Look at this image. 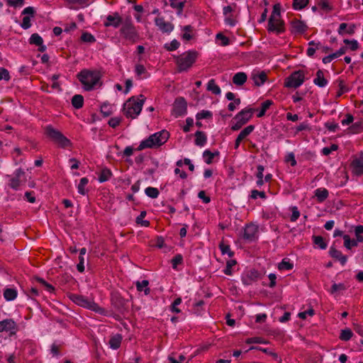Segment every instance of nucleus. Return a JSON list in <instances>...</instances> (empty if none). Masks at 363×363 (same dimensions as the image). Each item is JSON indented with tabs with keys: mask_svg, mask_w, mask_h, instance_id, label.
<instances>
[{
	"mask_svg": "<svg viewBox=\"0 0 363 363\" xmlns=\"http://www.w3.org/2000/svg\"><path fill=\"white\" fill-rule=\"evenodd\" d=\"M77 78L86 91L96 89L101 84V74L96 70L84 69L77 74Z\"/></svg>",
	"mask_w": 363,
	"mask_h": 363,
	"instance_id": "f257e3e1",
	"label": "nucleus"
},
{
	"mask_svg": "<svg viewBox=\"0 0 363 363\" xmlns=\"http://www.w3.org/2000/svg\"><path fill=\"white\" fill-rule=\"evenodd\" d=\"M169 137V132L162 130L142 140L137 147L138 151L147 148H156L164 144Z\"/></svg>",
	"mask_w": 363,
	"mask_h": 363,
	"instance_id": "f03ea898",
	"label": "nucleus"
},
{
	"mask_svg": "<svg viewBox=\"0 0 363 363\" xmlns=\"http://www.w3.org/2000/svg\"><path fill=\"white\" fill-rule=\"evenodd\" d=\"M280 4H275L268 22V30L276 33H283L285 30L284 22L281 16Z\"/></svg>",
	"mask_w": 363,
	"mask_h": 363,
	"instance_id": "7ed1b4c3",
	"label": "nucleus"
},
{
	"mask_svg": "<svg viewBox=\"0 0 363 363\" xmlns=\"http://www.w3.org/2000/svg\"><path fill=\"white\" fill-rule=\"evenodd\" d=\"M145 97L140 95L139 97H131L123 105V113L128 117L135 118L141 112Z\"/></svg>",
	"mask_w": 363,
	"mask_h": 363,
	"instance_id": "20e7f679",
	"label": "nucleus"
},
{
	"mask_svg": "<svg viewBox=\"0 0 363 363\" xmlns=\"http://www.w3.org/2000/svg\"><path fill=\"white\" fill-rule=\"evenodd\" d=\"M255 111V109L250 106H247L239 111L233 119L231 129L233 130L240 129L250 121Z\"/></svg>",
	"mask_w": 363,
	"mask_h": 363,
	"instance_id": "39448f33",
	"label": "nucleus"
},
{
	"mask_svg": "<svg viewBox=\"0 0 363 363\" xmlns=\"http://www.w3.org/2000/svg\"><path fill=\"white\" fill-rule=\"evenodd\" d=\"M197 53L194 51H188L180 55L177 58V65L180 72L188 70L195 62Z\"/></svg>",
	"mask_w": 363,
	"mask_h": 363,
	"instance_id": "423d86ee",
	"label": "nucleus"
},
{
	"mask_svg": "<svg viewBox=\"0 0 363 363\" xmlns=\"http://www.w3.org/2000/svg\"><path fill=\"white\" fill-rule=\"evenodd\" d=\"M305 79L306 73L304 71H295L285 79L284 86L289 89H296L304 83Z\"/></svg>",
	"mask_w": 363,
	"mask_h": 363,
	"instance_id": "0eeeda50",
	"label": "nucleus"
},
{
	"mask_svg": "<svg viewBox=\"0 0 363 363\" xmlns=\"http://www.w3.org/2000/svg\"><path fill=\"white\" fill-rule=\"evenodd\" d=\"M46 133L50 138L62 147H68L70 144V141L67 138L53 128H48Z\"/></svg>",
	"mask_w": 363,
	"mask_h": 363,
	"instance_id": "6e6552de",
	"label": "nucleus"
},
{
	"mask_svg": "<svg viewBox=\"0 0 363 363\" xmlns=\"http://www.w3.org/2000/svg\"><path fill=\"white\" fill-rule=\"evenodd\" d=\"M70 299L78 306L82 307L89 308L93 311L97 310V305L92 301L91 299H89L83 296L77 295V294H72L69 296Z\"/></svg>",
	"mask_w": 363,
	"mask_h": 363,
	"instance_id": "1a4fd4ad",
	"label": "nucleus"
},
{
	"mask_svg": "<svg viewBox=\"0 0 363 363\" xmlns=\"http://www.w3.org/2000/svg\"><path fill=\"white\" fill-rule=\"evenodd\" d=\"M121 34L128 40L136 42L139 35L135 27L131 23H126L121 29Z\"/></svg>",
	"mask_w": 363,
	"mask_h": 363,
	"instance_id": "9d476101",
	"label": "nucleus"
},
{
	"mask_svg": "<svg viewBox=\"0 0 363 363\" xmlns=\"http://www.w3.org/2000/svg\"><path fill=\"white\" fill-rule=\"evenodd\" d=\"M187 104L183 98H178L175 100L172 111V114L178 118L186 113Z\"/></svg>",
	"mask_w": 363,
	"mask_h": 363,
	"instance_id": "9b49d317",
	"label": "nucleus"
},
{
	"mask_svg": "<svg viewBox=\"0 0 363 363\" xmlns=\"http://www.w3.org/2000/svg\"><path fill=\"white\" fill-rule=\"evenodd\" d=\"M35 13V9L32 6L25 8L22 11L23 16L21 26L23 29H28L31 26V19Z\"/></svg>",
	"mask_w": 363,
	"mask_h": 363,
	"instance_id": "f8f14e48",
	"label": "nucleus"
},
{
	"mask_svg": "<svg viewBox=\"0 0 363 363\" xmlns=\"http://www.w3.org/2000/svg\"><path fill=\"white\" fill-rule=\"evenodd\" d=\"M351 169L352 173L356 175H361L363 174V153L360 154L352 160Z\"/></svg>",
	"mask_w": 363,
	"mask_h": 363,
	"instance_id": "ddd939ff",
	"label": "nucleus"
},
{
	"mask_svg": "<svg viewBox=\"0 0 363 363\" xmlns=\"http://www.w3.org/2000/svg\"><path fill=\"white\" fill-rule=\"evenodd\" d=\"M6 332L13 334L16 332V323L11 319H5L0 321V333Z\"/></svg>",
	"mask_w": 363,
	"mask_h": 363,
	"instance_id": "4468645a",
	"label": "nucleus"
},
{
	"mask_svg": "<svg viewBox=\"0 0 363 363\" xmlns=\"http://www.w3.org/2000/svg\"><path fill=\"white\" fill-rule=\"evenodd\" d=\"M92 2V0H66L67 6L74 10L86 7Z\"/></svg>",
	"mask_w": 363,
	"mask_h": 363,
	"instance_id": "2eb2a0df",
	"label": "nucleus"
},
{
	"mask_svg": "<svg viewBox=\"0 0 363 363\" xmlns=\"http://www.w3.org/2000/svg\"><path fill=\"white\" fill-rule=\"evenodd\" d=\"M122 22V18L118 13H116L112 15H108L104 21V26L106 27L112 26L118 28Z\"/></svg>",
	"mask_w": 363,
	"mask_h": 363,
	"instance_id": "dca6fc26",
	"label": "nucleus"
},
{
	"mask_svg": "<svg viewBox=\"0 0 363 363\" xmlns=\"http://www.w3.org/2000/svg\"><path fill=\"white\" fill-rule=\"evenodd\" d=\"M252 79L253 80L256 86H262L267 80V74L263 71L254 70L251 75Z\"/></svg>",
	"mask_w": 363,
	"mask_h": 363,
	"instance_id": "f3484780",
	"label": "nucleus"
},
{
	"mask_svg": "<svg viewBox=\"0 0 363 363\" xmlns=\"http://www.w3.org/2000/svg\"><path fill=\"white\" fill-rule=\"evenodd\" d=\"M155 24L163 33H171L174 29V26L171 23L165 21L163 18H157Z\"/></svg>",
	"mask_w": 363,
	"mask_h": 363,
	"instance_id": "a211bd4d",
	"label": "nucleus"
},
{
	"mask_svg": "<svg viewBox=\"0 0 363 363\" xmlns=\"http://www.w3.org/2000/svg\"><path fill=\"white\" fill-rule=\"evenodd\" d=\"M191 358L182 354L175 353L169 355L165 363H188Z\"/></svg>",
	"mask_w": 363,
	"mask_h": 363,
	"instance_id": "6ab92c4d",
	"label": "nucleus"
},
{
	"mask_svg": "<svg viewBox=\"0 0 363 363\" xmlns=\"http://www.w3.org/2000/svg\"><path fill=\"white\" fill-rule=\"evenodd\" d=\"M257 233V225L254 224L247 225L244 229L243 238L248 240H252L256 238Z\"/></svg>",
	"mask_w": 363,
	"mask_h": 363,
	"instance_id": "aec40b11",
	"label": "nucleus"
},
{
	"mask_svg": "<svg viewBox=\"0 0 363 363\" xmlns=\"http://www.w3.org/2000/svg\"><path fill=\"white\" fill-rule=\"evenodd\" d=\"M29 43L30 44L38 46V50L40 52H44L46 50L45 45H43V38L38 33H33L31 35L29 39Z\"/></svg>",
	"mask_w": 363,
	"mask_h": 363,
	"instance_id": "412c9836",
	"label": "nucleus"
},
{
	"mask_svg": "<svg viewBox=\"0 0 363 363\" xmlns=\"http://www.w3.org/2000/svg\"><path fill=\"white\" fill-rule=\"evenodd\" d=\"M306 25L301 21L295 20L291 23V30L295 33H302L306 30Z\"/></svg>",
	"mask_w": 363,
	"mask_h": 363,
	"instance_id": "4be33fe9",
	"label": "nucleus"
},
{
	"mask_svg": "<svg viewBox=\"0 0 363 363\" xmlns=\"http://www.w3.org/2000/svg\"><path fill=\"white\" fill-rule=\"evenodd\" d=\"M329 253L333 258L339 260L342 265L345 264V263L347 262V257L343 255L342 252L337 250V249L331 247L330 249Z\"/></svg>",
	"mask_w": 363,
	"mask_h": 363,
	"instance_id": "5701e85b",
	"label": "nucleus"
},
{
	"mask_svg": "<svg viewBox=\"0 0 363 363\" xmlns=\"http://www.w3.org/2000/svg\"><path fill=\"white\" fill-rule=\"evenodd\" d=\"M354 25L352 24L348 26L347 23H342L340 25L337 32L340 35H352L354 33Z\"/></svg>",
	"mask_w": 363,
	"mask_h": 363,
	"instance_id": "b1692460",
	"label": "nucleus"
},
{
	"mask_svg": "<svg viewBox=\"0 0 363 363\" xmlns=\"http://www.w3.org/2000/svg\"><path fill=\"white\" fill-rule=\"evenodd\" d=\"M122 336L119 334L114 335L109 340V347L112 350H117L120 347L122 342Z\"/></svg>",
	"mask_w": 363,
	"mask_h": 363,
	"instance_id": "393cba45",
	"label": "nucleus"
},
{
	"mask_svg": "<svg viewBox=\"0 0 363 363\" xmlns=\"http://www.w3.org/2000/svg\"><path fill=\"white\" fill-rule=\"evenodd\" d=\"M313 82L319 87H325L328 84V81L324 77V74L322 70H318L316 72V76L313 79Z\"/></svg>",
	"mask_w": 363,
	"mask_h": 363,
	"instance_id": "a878e982",
	"label": "nucleus"
},
{
	"mask_svg": "<svg viewBox=\"0 0 363 363\" xmlns=\"http://www.w3.org/2000/svg\"><path fill=\"white\" fill-rule=\"evenodd\" d=\"M294 266V262L289 258L285 257L278 264V269L280 271H288L292 269Z\"/></svg>",
	"mask_w": 363,
	"mask_h": 363,
	"instance_id": "bb28decb",
	"label": "nucleus"
},
{
	"mask_svg": "<svg viewBox=\"0 0 363 363\" xmlns=\"http://www.w3.org/2000/svg\"><path fill=\"white\" fill-rule=\"evenodd\" d=\"M247 77L245 72H240L236 73L233 77V82L237 86L244 84L247 81Z\"/></svg>",
	"mask_w": 363,
	"mask_h": 363,
	"instance_id": "cd10ccee",
	"label": "nucleus"
},
{
	"mask_svg": "<svg viewBox=\"0 0 363 363\" xmlns=\"http://www.w3.org/2000/svg\"><path fill=\"white\" fill-rule=\"evenodd\" d=\"M314 194L319 203L323 202L329 195L328 191L325 188H318L315 189Z\"/></svg>",
	"mask_w": 363,
	"mask_h": 363,
	"instance_id": "c85d7f7f",
	"label": "nucleus"
},
{
	"mask_svg": "<svg viewBox=\"0 0 363 363\" xmlns=\"http://www.w3.org/2000/svg\"><path fill=\"white\" fill-rule=\"evenodd\" d=\"M111 176H112L111 171L107 167H104L101 169V170L99 173L98 180L100 183H104V182L109 180L111 179Z\"/></svg>",
	"mask_w": 363,
	"mask_h": 363,
	"instance_id": "c756f323",
	"label": "nucleus"
},
{
	"mask_svg": "<svg viewBox=\"0 0 363 363\" xmlns=\"http://www.w3.org/2000/svg\"><path fill=\"white\" fill-rule=\"evenodd\" d=\"M89 184V179L83 177L79 180V184L77 185V192L81 195H86L88 192L86 186Z\"/></svg>",
	"mask_w": 363,
	"mask_h": 363,
	"instance_id": "7c9ffc66",
	"label": "nucleus"
},
{
	"mask_svg": "<svg viewBox=\"0 0 363 363\" xmlns=\"http://www.w3.org/2000/svg\"><path fill=\"white\" fill-rule=\"evenodd\" d=\"M17 291L13 288L6 289L4 291V297L7 301H11L16 298Z\"/></svg>",
	"mask_w": 363,
	"mask_h": 363,
	"instance_id": "2f4dec72",
	"label": "nucleus"
},
{
	"mask_svg": "<svg viewBox=\"0 0 363 363\" xmlns=\"http://www.w3.org/2000/svg\"><path fill=\"white\" fill-rule=\"evenodd\" d=\"M345 289L346 287L343 284H333L330 290V293L335 297H337Z\"/></svg>",
	"mask_w": 363,
	"mask_h": 363,
	"instance_id": "473e14b6",
	"label": "nucleus"
},
{
	"mask_svg": "<svg viewBox=\"0 0 363 363\" xmlns=\"http://www.w3.org/2000/svg\"><path fill=\"white\" fill-rule=\"evenodd\" d=\"M182 31V38L184 40H189L194 36V30L191 26H184Z\"/></svg>",
	"mask_w": 363,
	"mask_h": 363,
	"instance_id": "72a5a7b5",
	"label": "nucleus"
},
{
	"mask_svg": "<svg viewBox=\"0 0 363 363\" xmlns=\"http://www.w3.org/2000/svg\"><path fill=\"white\" fill-rule=\"evenodd\" d=\"M343 240L344 246L347 250H351L352 247H357L359 244L354 239H351L348 235H343Z\"/></svg>",
	"mask_w": 363,
	"mask_h": 363,
	"instance_id": "f704fd0d",
	"label": "nucleus"
},
{
	"mask_svg": "<svg viewBox=\"0 0 363 363\" xmlns=\"http://www.w3.org/2000/svg\"><path fill=\"white\" fill-rule=\"evenodd\" d=\"M114 111V106L109 103L105 102L101 106V112L105 116L111 115Z\"/></svg>",
	"mask_w": 363,
	"mask_h": 363,
	"instance_id": "c9c22d12",
	"label": "nucleus"
},
{
	"mask_svg": "<svg viewBox=\"0 0 363 363\" xmlns=\"http://www.w3.org/2000/svg\"><path fill=\"white\" fill-rule=\"evenodd\" d=\"M170 6L178 10L177 14L181 15L182 13L183 7L185 0H169Z\"/></svg>",
	"mask_w": 363,
	"mask_h": 363,
	"instance_id": "e433bc0d",
	"label": "nucleus"
},
{
	"mask_svg": "<svg viewBox=\"0 0 363 363\" xmlns=\"http://www.w3.org/2000/svg\"><path fill=\"white\" fill-rule=\"evenodd\" d=\"M343 43L347 45V50H352V51H355L357 50H358L359 48V43H358V41L357 40H354V39H352V40H348V39H345L343 40Z\"/></svg>",
	"mask_w": 363,
	"mask_h": 363,
	"instance_id": "4c0bfd02",
	"label": "nucleus"
},
{
	"mask_svg": "<svg viewBox=\"0 0 363 363\" xmlns=\"http://www.w3.org/2000/svg\"><path fill=\"white\" fill-rule=\"evenodd\" d=\"M72 106L77 108H81L84 105V98L82 95L76 94L72 99Z\"/></svg>",
	"mask_w": 363,
	"mask_h": 363,
	"instance_id": "58836bf2",
	"label": "nucleus"
},
{
	"mask_svg": "<svg viewBox=\"0 0 363 363\" xmlns=\"http://www.w3.org/2000/svg\"><path fill=\"white\" fill-rule=\"evenodd\" d=\"M149 282L147 280H143L141 281H137L136 287L138 291H143L145 295H147L150 292V289L148 288Z\"/></svg>",
	"mask_w": 363,
	"mask_h": 363,
	"instance_id": "ea45409f",
	"label": "nucleus"
},
{
	"mask_svg": "<svg viewBox=\"0 0 363 363\" xmlns=\"http://www.w3.org/2000/svg\"><path fill=\"white\" fill-rule=\"evenodd\" d=\"M350 133L357 134L363 131V121H359L352 124L349 128Z\"/></svg>",
	"mask_w": 363,
	"mask_h": 363,
	"instance_id": "a19ab883",
	"label": "nucleus"
},
{
	"mask_svg": "<svg viewBox=\"0 0 363 363\" xmlns=\"http://www.w3.org/2000/svg\"><path fill=\"white\" fill-rule=\"evenodd\" d=\"M195 143L196 145L202 147L205 145L206 142V136L203 133L197 131L195 134Z\"/></svg>",
	"mask_w": 363,
	"mask_h": 363,
	"instance_id": "79ce46f5",
	"label": "nucleus"
},
{
	"mask_svg": "<svg viewBox=\"0 0 363 363\" xmlns=\"http://www.w3.org/2000/svg\"><path fill=\"white\" fill-rule=\"evenodd\" d=\"M272 104V101L271 100H267V101H264L261 104V108L259 110V111L257 114V116L258 118H262V116H264L266 111H267V109L270 107V106Z\"/></svg>",
	"mask_w": 363,
	"mask_h": 363,
	"instance_id": "37998d69",
	"label": "nucleus"
},
{
	"mask_svg": "<svg viewBox=\"0 0 363 363\" xmlns=\"http://www.w3.org/2000/svg\"><path fill=\"white\" fill-rule=\"evenodd\" d=\"M207 89L216 95H218L221 92L220 87L216 84L213 79H211L208 82Z\"/></svg>",
	"mask_w": 363,
	"mask_h": 363,
	"instance_id": "c03bdc74",
	"label": "nucleus"
},
{
	"mask_svg": "<svg viewBox=\"0 0 363 363\" xmlns=\"http://www.w3.org/2000/svg\"><path fill=\"white\" fill-rule=\"evenodd\" d=\"M213 116V113L211 111L208 110H202L198 112L196 115V121H201L203 119H209Z\"/></svg>",
	"mask_w": 363,
	"mask_h": 363,
	"instance_id": "a18cd8bd",
	"label": "nucleus"
},
{
	"mask_svg": "<svg viewBox=\"0 0 363 363\" xmlns=\"http://www.w3.org/2000/svg\"><path fill=\"white\" fill-rule=\"evenodd\" d=\"M218 153L217 152H211L208 150H205L203 153V160L206 164H211L213 162V160L215 157V156L218 155Z\"/></svg>",
	"mask_w": 363,
	"mask_h": 363,
	"instance_id": "49530a36",
	"label": "nucleus"
},
{
	"mask_svg": "<svg viewBox=\"0 0 363 363\" xmlns=\"http://www.w3.org/2000/svg\"><path fill=\"white\" fill-rule=\"evenodd\" d=\"M255 130V126L252 125H250L247 127H245L238 135V137L240 139H242V140L245 139L248 135H250L253 130Z\"/></svg>",
	"mask_w": 363,
	"mask_h": 363,
	"instance_id": "de8ad7c7",
	"label": "nucleus"
},
{
	"mask_svg": "<svg viewBox=\"0 0 363 363\" xmlns=\"http://www.w3.org/2000/svg\"><path fill=\"white\" fill-rule=\"evenodd\" d=\"M353 335V333L349 328H345L341 330L340 334V339L343 341H348Z\"/></svg>",
	"mask_w": 363,
	"mask_h": 363,
	"instance_id": "09e8293b",
	"label": "nucleus"
},
{
	"mask_svg": "<svg viewBox=\"0 0 363 363\" xmlns=\"http://www.w3.org/2000/svg\"><path fill=\"white\" fill-rule=\"evenodd\" d=\"M313 240L315 245L322 250H325L327 247V243L321 236H313Z\"/></svg>",
	"mask_w": 363,
	"mask_h": 363,
	"instance_id": "8fccbe9b",
	"label": "nucleus"
},
{
	"mask_svg": "<svg viewBox=\"0 0 363 363\" xmlns=\"http://www.w3.org/2000/svg\"><path fill=\"white\" fill-rule=\"evenodd\" d=\"M145 194L152 199H156L159 196V191L155 187H147L145 190Z\"/></svg>",
	"mask_w": 363,
	"mask_h": 363,
	"instance_id": "3c124183",
	"label": "nucleus"
},
{
	"mask_svg": "<svg viewBox=\"0 0 363 363\" xmlns=\"http://www.w3.org/2000/svg\"><path fill=\"white\" fill-rule=\"evenodd\" d=\"M146 216L145 211H142L140 214L137 217L136 222L138 224L140 225L143 227H148L150 225V222L148 220H144V218Z\"/></svg>",
	"mask_w": 363,
	"mask_h": 363,
	"instance_id": "603ef678",
	"label": "nucleus"
},
{
	"mask_svg": "<svg viewBox=\"0 0 363 363\" xmlns=\"http://www.w3.org/2000/svg\"><path fill=\"white\" fill-rule=\"evenodd\" d=\"M135 73L141 78H146L147 77L146 69L142 65H137L135 66Z\"/></svg>",
	"mask_w": 363,
	"mask_h": 363,
	"instance_id": "864d4df0",
	"label": "nucleus"
},
{
	"mask_svg": "<svg viewBox=\"0 0 363 363\" xmlns=\"http://www.w3.org/2000/svg\"><path fill=\"white\" fill-rule=\"evenodd\" d=\"M236 264V261L235 259H230L226 263V267L223 270L224 273L227 275H232L233 271L232 268L235 267Z\"/></svg>",
	"mask_w": 363,
	"mask_h": 363,
	"instance_id": "5fc2aeb1",
	"label": "nucleus"
},
{
	"mask_svg": "<svg viewBox=\"0 0 363 363\" xmlns=\"http://www.w3.org/2000/svg\"><path fill=\"white\" fill-rule=\"evenodd\" d=\"M216 39L217 43L220 45L225 46L229 44V39L222 33H218Z\"/></svg>",
	"mask_w": 363,
	"mask_h": 363,
	"instance_id": "6e6d98bb",
	"label": "nucleus"
},
{
	"mask_svg": "<svg viewBox=\"0 0 363 363\" xmlns=\"http://www.w3.org/2000/svg\"><path fill=\"white\" fill-rule=\"evenodd\" d=\"M308 3V0H294V8L296 10H301L306 7Z\"/></svg>",
	"mask_w": 363,
	"mask_h": 363,
	"instance_id": "4d7b16f0",
	"label": "nucleus"
},
{
	"mask_svg": "<svg viewBox=\"0 0 363 363\" xmlns=\"http://www.w3.org/2000/svg\"><path fill=\"white\" fill-rule=\"evenodd\" d=\"M181 303H182L181 298H176L171 306V308H170L171 311L173 313H180L181 310L178 308V306L181 304Z\"/></svg>",
	"mask_w": 363,
	"mask_h": 363,
	"instance_id": "13d9d810",
	"label": "nucleus"
},
{
	"mask_svg": "<svg viewBox=\"0 0 363 363\" xmlns=\"http://www.w3.org/2000/svg\"><path fill=\"white\" fill-rule=\"evenodd\" d=\"M309 45V48L307 49V55L309 57H312L318 49L319 43L315 44L313 41H311L310 42Z\"/></svg>",
	"mask_w": 363,
	"mask_h": 363,
	"instance_id": "bf43d9fd",
	"label": "nucleus"
},
{
	"mask_svg": "<svg viewBox=\"0 0 363 363\" xmlns=\"http://www.w3.org/2000/svg\"><path fill=\"white\" fill-rule=\"evenodd\" d=\"M179 45V43L177 40H173L169 43H166L164 47L167 50L172 51L177 50Z\"/></svg>",
	"mask_w": 363,
	"mask_h": 363,
	"instance_id": "052dcab7",
	"label": "nucleus"
},
{
	"mask_svg": "<svg viewBox=\"0 0 363 363\" xmlns=\"http://www.w3.org/2000/svg\"><path fill=\"white\" fill-rule=\"evenodd\" d=\"M220 249L223 255H228L229 257H232L233 255V252L230 250V248L228 245L221 243L220 245Z\"/></svg>",
	"mask_w": 363,
	"mask_h": 363,
	"instance_id": "680f3d73",
	"label": "nucleus"
},
{
	"mask_svg": "<svg viewBox=\"0 0 363 363\" xmlns=\"http://www.w3.org/2000/svg\"><path fill=\"white\" fill-rule=\"evenodd\" d=\"M247 344H265L264 340L259 337H250L246 340Z\"/></svg>",
	"mask_w": 363,
	"mask_h": 363,
	"instance_id": "e2e57ef3",
	"label": "nucleus"
},
{
	"mask_svg": "<svg viewBox=\"0 0 363 363\" xmlns=\"http://www.w3.org/2000/svg\"><path fill=\"white\" fill-rule=\"evenodd\" d=\"M182 164L188 165L190 171L193 172L194 170V166L191 163V161L189 159L185 158L183 161L179 160L177 162V165L181 167Z\"/></svg>",
	"mask_w": 363,
	"mask_h": 363,
	"instance_id": "0e129e2a",
	"label": "nucleus"
},
{
	"mask_svg": "<svg viewBox=\"0 0 363 363\" xmlns=\"http://www.w3.org/2000/svg\"><path fill=\"white\" fill-rule=\"evenodd\" d=\"M194 119L192 118H187L186 119V124L183 126V130L185 133H188L191 130V127L194 125Z\"/></svg>",
	"mask_w": 363,
	"mask_h": 363,
	"instance_id": "69168bd1",
	"label": "nucleus"
},
{
	"mask_svg": "<svg viewBox=\"0 0 363 363\" xmlns=\"http://www.w3.org/2000/svg\"><path fill=\"white\" fill-rule=\"evenodd\" d=\"M183 261V257L181 255H177L172 259V265L173 269H177V266L180 264H182Z\"/></svg>",
	"mask_w": 363,
	"mask_h": 363,
	"instance_id": "338daca9",
	"label": "nucleus"
},
{
	"mask_svg": "<svg viewBox=\"0 0 363 363\" xmlns=\"http://www.w3.org/2000/svg\"><path fill=\"white\" fill-rule=\"evenodd\" d=\"M241 103V101L239 98H237L234 100V101L230 102L228 106V108L230 111H234L235 109L238 108V107L240 106Z\"/></svg>",
	"mask_w": 363,
	"mask_h": 363,
	"instance_id": "774afa93",
	"label": "nucleus"
}]
</instances>
